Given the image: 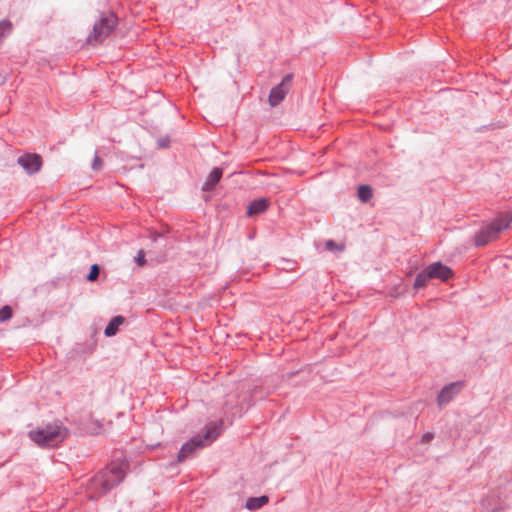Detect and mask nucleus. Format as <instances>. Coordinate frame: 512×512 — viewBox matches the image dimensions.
Here are the masks:
<instances>
[{
    "mask_svg": "<svg viewBox=\"0 0 512 512\" xmlns=\"http://www.w3.org/2000/svg\"><path fill=\"white\" fill-rule=\"evenodd\" d=\"M223 426V420L210 421L207 423L201 434H197L191 437L188 441L182 444L177 454L175 461L171 462L170 465L183 463L188 459L195 457L197 451L210 445L215 441L221 434Z\"/></svg>",
    "mask_w": 512,
    "mask_h": 512,
    "instance_id": "nucleus-1",
    "label": "nucleus"
},
{
    "mask_svg": "<svg viewBox=\"0 0 512 512\" xmlns=\"http://www.w3.org/2000/svg\"><path fill=\"white\" fill-rule=\"evenodd\" d=\"M69 435V430L60 421L47 423L28 432V437L41 448H51L62 443Z\"/></svg>",
    "mask_w": 512,
    "mask_h": 512,
    "instance_id": "nucleus-2",
    "label": "nucleus"
},
{
    "mask_svg": "<svg viewBox=\"0 0 512 512\" xmlns=\"http://www.w3.org/2000/svg\"><path fill=\"white\" fill-rule=\"evenodd\" d=\"M512 223V212H505L494 218L491 222L481 226L473 236V244L476 248L488 245L498 239L500 233L508 229Z\"/></svg>",
    "mask_w": 512,
    "mask_h": 512,
    "instance_id": "nucleus-3",
    "label": "nucleus"
},
{
    "mask_svg": "<svg viewBox=\"0 0 512 512\" xmlns=\"http://www.w3.org/2000/svg\"><path fill=\"white\" fill-rule=\"evenodd\" d=\"M125 477L126 473L121 466H112L100 471L92 478L90 483V488L95 492V496L92 499H98L106 495L123 482Z\"/></svg>",
    "mask_w": 512,
    "mask_h": 512,
    "instance_id": "nucleus-4",
    "label": "nucleus"
},
{
    "mask_svg": "<svg viewBox=\"0 0 512 512\" xmlns=\"http://www.w3.org/2000/svg\"><path fill=\"white\" fill-rule=\"evenodd\" d=\"M118 25V17L112 10L102 11L99 13L98 19L94 22L92 31L87 36L88 44H101Z\"/></svg>",
    "mask_w": 512,
    "mask_h": 512,
    "instance_id": "nucleus-5",
    "label": "nucleus"
},
{
    "mask_svg": "<svg viewBox=\"0 0 512 512\" xmlns=\"http://www.w3.org/2000/svg\"><path fill=\"white\" fill-rule=\"evenodd\" d=\"M293 80V74H286L281 82L272 87L269 93L268 101L272 107L278 106L286 97L289 92V86Z\"/></svg>",
    "mask_w": 512,
    "mask_h": 512,
    "instance_id": "nucleus-6",
    "label": "nucleus"
},
{
    "mask_svg": "<svg viewBox=\"0 0 512 512\" xmlns=\"http://www.w3.org/2000/svg\"><path fill=\"white\" fill-rule=\"evenodd\" d=\"M465 387V381L459 380L446 384L437 395V405L441 408L449 404Z\"/></svg>",
    "mask_w": 512,
    "mask_h": 512,
    "instance_id": "nucleus-7",
    "label": "nucleus"
},
{
    "mask_svg": "<svg viewBox=\"0 0 512 512\" xmlns=\"http://www.w3.org/2000/svg\"><path fill=\"white\" fill-rule=\"evenodd\" d=\"M17 163L28 175H34L41 170L43 160L41 155L37 153H24L18 157Z\"/></svg>",
    "mask_w": 512,
    "mask_h": 512,
    "instance_id": "nucleus-8",
    "label": "nucleus"
},
{
    "mask_svg": "<svg viewBox=\"0 0 512 512\" xmlns=\"http://www.w3.org/2000/svg\"><path fill=\"white\" fill-rule=\"evenodd\" d=\"M426 268L429 272L428 277H430L431 279H438L441 280L442 282H446L449 279L454 278L455 276L454 271L449 266L444 264L442 261H436L434 263H431L428 266H426Z\"/></svg>",
    "mask_w": 512,
    "mask_h": 512,
    "instance_id": "nucleus-9",
    "label": "nucleus"
},
{
    "mask_svg": "<svg viewBox=\"0 0 512 512\" xmlns=\"http://www.w3.org/2000/svg\"><path fill=\"white\" fill-rule=\"evenodd\" d=\"M269 205V200L266 197L254 199L247 206L246 216L254 217L260 215L269 208Z\"/></svg>",
    "mask_w": 512,
    "mask_h": 512,
    "instance_id": "nucleus-10",
    "label": "nucleus"
},
{
    "mask_svg": "<svg viewBox=\"0 0 512 512\" xmlns=\"http://www.w3.org/2000/svg\"><path fill=\"white\" fill-rule=\"evenodd\" d=\"M223 175V169L220 167H214L209 173L206 181L202 186V191L209 192L215 189L217 184L220 182Z\"/></svg>",
    "mask_w": 512,
    "mask_h": 512,
    "instance_id": "nucleus-11",
    "label": "nucleus"
},
{
    "mask_svg": "<svg viewBox=\"0 0 512 512\" xmlns=\"http://www.w3.org/2000/svg\"><path fill=\"white\" fill-rule=\"evenodd\" d=\"M125 321H126V318L122 315H117V316L112 317L104 329V335L106 337L115 336L117 334V332L119 331V327L122 324H124Z\"/></svg>",
    "mask_w": 512,
    "mask_h": 512,
    "instance_id": "nucleus-12",
    "label": "nucleus"
},
{
    "mask_svg": "<svg viewBox=\"0 0 512 512\" xmlns=\"http://www.w3.org/2000/svg\"><path fill=\"white\" fill-rule=\"evenodd\" d=\"M269 502V497L267 495H261L258 497H249L246 500L244 507L249 511H256L263 506H265Z\"/></svg>",
    "mask_w": 512,
    "mask_h": 512,
    "instance_id": "nucleus-13",
    "label": "nucleus"
},
{
    "mask_svg": "<svg viewBox=\"0 0 512 512\" xmlns=\"http://www.w3.org/2000/svg\"><path fill=\"white\" fill-rule=\"evenodd\" d=\"M428 275H429V272H428L427 268L425 267L422 271H420L416 275L414 283H413L414 289L418 290V289L425 287L427 285L428 281L431 279L430 277H428Z\"/></svg>",
    "mask_w": 512,
    "mask_h": 512,
    "instance_id": "nucleus-14",
    "label": "nucleus"
},
{
    "mask_svg": "<svg viewBox=\"0 0 512 512\" xmlns=\"http://www.w3.org/2000/svg\"><path fill=\"white\" fill-rule=\"evenodd\" d=\"M357 195L360 201L366 203L372 198L373 190L369 185L362 184L358 186Z\"/></svg>",
    "mask_w": 512,
    "mask_h": 512,
    "instance_id": "nucleus-15",
    "label": "nucleus"
},
{
    "mask_svg": "<svg viewBox=\"0 0 512 512\" xmlns=\"http://www.w3.org/2000/svg\"><path fill=\"white\" fill-rule=\"evenodd\" d=\"M13 25L11 21L4 19L0 21V43L12 32Z\"/></svg>",
    "mask_w": 512,
    "mask_h": 512,
    "instance_id": "nucleus-16",
    "label": "nucleus"
},
{
    "mask_svg": "<svg viewBox=\"0 0 512 512\" xmlns=\"http://www.w3.org/2000/svg\"><path fill=\"white\" fill-rule=\"evenodd\" d=\"M101 267L98 264H92L90 266L89 272L86 275V280L88 282H94L98 279L100 274Z\"/></svg>",
    "mask_w": 512,
    "mask_h": 512,
    "instance_id": "nucleus-17",
    "label": "nucleus"
},
{
    "mask_svg": "<svg viewBox=\"0 0 512 512\" xmlns=\"http://www.w3.org/2000/svg\"><path fill=\"white\" fill-rule=\"evenodd\" d=\"M13 316V309L10 305H4L0 308V323L9 320Z\"/></svg>",
    "mask_w": 512,
    "mask_h": 512,
    "instance_id": "nucleus-18",
    "label": "nucleus"
},
{
    "mask_svg": "<svg viewBox=\"0 0 512 512\" xmlns=\"http://www.w3.org/2000/svg\"><path fill=\"white\" fill-rule=\"evenodd\" d=\"M325 247H326V249L328 251H331V252L343 251L344 250V245L343 244H339V243H337L336 241H334L332 239L326 241Z\"/></svg>",
    "mask_w": 512,
    "mask_h": 512,
    "instance_id": "nucleus-19",
    "label": "nucleus"
},
{
    "mask_svg": "<svg viewBox=\"0 0 512 512\" xmlns=\"http://www.w3.org/2000/svg\"><path fill=\"white\" fill-rule=\"evenodd\" d=\"M91 167L94 171H99L103 167V160L99 157L97 152L94 155Z\"/></svg>",
    "mask_w": 512,
    "mask_h": 512,
    "instance_id": "nucleus-20",
    "label": "nucleus"
},
{
    "mask_svg": "<svg viewBox=\"0 0 512 512\" xmlns=\"http://www.w3.org/2000/svg\"><path fill=\"white\" fill-rule=\"evenodd\" d=\"M134 262L138 266H144L146 264L145 252L143 250L138 251L137 255L134 258Z\"/></svg>",
    "mask_w": 512,
    "mask_h": 512,
    "instance_id": "nucleus-21",
    "label": "nucleus"
},
{
    "mask_svg": "<svg viewBox=\"0 0 512 512\" xmlns=\"http://www.w3.org/2000/svg\"><path fill=\"white\" fill-rule=\"evenodd\" d=\"M280 263L285 264L283 267H281V269L286 270V271H292L295 269V266H296V262H294L293 260H290V259L283 258L280 260Z\"/></svg>",
    "mask_w": 512,
    "mask_h": 512,
    "instance_id": "nucleus-22",
    "label": "nucleus"
},
{
    "mask_svg": "<svg viewBox=\"0 0 512 512\" xmlns=\"http://www.w3.org/2000/svg\"><path fill=\"white\" fill-rule=\"evenodd\" d=\"M157 146L162 149L169 148L170 146V138L168 135L161 137L157 140Z\"/></svg>",
    "mask_w": 512,
    "mask_h": 512,
    "instance_id": "nucleus-23",
    "label": "nucleus"
},
{
    "mask_svg": "<svg viewBox=\"0 0 512 512\" xmlns=\"http://www.w3.org/2000/svg\"><path fill=\"white\" fill-rule=\"evenodd\" d=\"M433 438H434V433H433V432L428 431V432H426V433H424V434L422 435L420 442H421V444H427V443H429L430 441H432V440H433Z\"/></svg>",
    "mask_w": 512,
    "mask_h": 512,
    "instance_id": "nucleus-24",
    "label": "nucleus"
},
{
    "mask_svg": "<svg viewBox=\"0 0 512 512\" xmlns=\"http://www.w3.org/2000/svg\"><path fill=\"white\" fill-rule=\"evenodd\" d=\"M162 237V234L159 233V232H153L151 235H150V238H151V241L152 242H157V240Z\"/></svg>",
    "mask_w": 512,
    "mask_h": 512,
    "instance_id": "nucleus-25",
    "label": "nucleus"
},
{
    "mask_svg": "<svg viewBox=\"0 0 512 512\" xmlns=\"http://www.w3.org/2000/svg\"><path fill=\"white\" fill-rule=\"evenodd\" d=\"M502 511H503V507L497 506V507L492 508L489 512H502Z\"/></svg>",
    "mask_w": 512,
    "mask_h": 512,
    "instance_id": "nucleus-26",
    "label": "nucleus"
}]
</instances>
